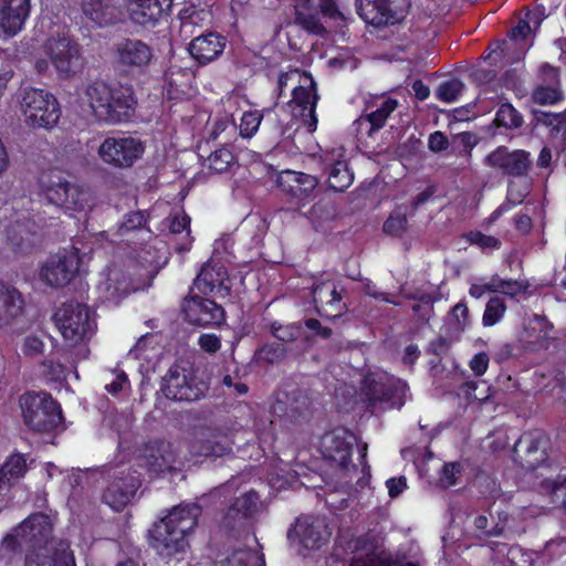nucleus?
<instances>
[{
  "label": "nucleus",
  "instance_id": "obj_1",
  "mask_svg": "<svg viewBox=\"0 0 566 566\" xmlns=\"http://www.w3.org/2000/svg\"><path fill=\"white\" fill-rule=\"evenodd\" d=\"M158 262L144 258L143 265L133 261L112 262L98 274L95 292L104 303L118 304L129 293L148 287Z\"/></svg>",
  "mask_w": 566,
  "mask_h": 566
},
{
  "label": "nucleus",
  "instance_id": "obj_2",
  "mask_svg": "<svg viewBox=\"0 0 566 566\" xmlns=\"http://www.w3.org/2000/svg\"><path fill=\"white\" fill-rule=\"evenodd\" d=\"M33 65L39 74L53 66L60 77L70 78L83 67L80 45L65 28L55 27L35 50Z\"/></svg>",
  "mask_w": 566,
  "mask_h": 566
},
{
  "label": "nucleus",
  "instance_id": "obj_3",
  "mask_svg": "<svg viewBox=\"0 0 566 566\" xmlns=\"http://www.w3.org/2000/svg\"><path fill=\"white\" fill-rule=\"evenodd\" d=\"M198 514L196 505L174 507L150 530V545L164 557L184 551L186 535L196 526Z\"/></svg>",
  "mask_w": 566,
  "mask_h": 566
},
{
  "label": "nucleus",
  "instance_id": "obj_4",
  "mask_svg": "<svg viewBox=\"0 0 566 566\" xmlns=\"http://www.w3.org/2000/svg\"><path fill=\"white\" fill-rule=\"evenodd\" d=\"M13 101L29 128L50 130L61 118L57 98L44 88L21 85L14 93Z\"/></svg>",
  "mask_w": 566,
  "mask_h": 566
},
{
  "label": "nucleus",
  "instance_id": "obj_5",
  "mask_svg": "<svg viewBox=\"0 0 566 566\" xmlns=\"http://www.w3.org/2000/svg\"><path fill=\"white\" fill-rule=\"evenodd\" d=\"M81 101L96 119L106 123L125 120L130 116L135 104L129 88H113L102 82L87 85Z\"/></svg>",
  "mask_w": 566,
  "mask_h": 566
},
{
  "label": "nucleus",
  "instance_id": "obj_6",
  "mask_svg": "<svg viewBox=\"0 0 566 566\" xmlns=\"http://www.w3.org/2000/svg\"><path fill=\"white\" fill-rule=\"evenodd\" d=\"M292 88V98L287 103V108L292 117L300 122L312 133L317 127L315 108L317 94L315 82L311 74L298 70H291L281 74L279 77V91L282 96L285 88Z\"/></svg>",
  "mask_w": 566,
  "mask_h": 566
},
{
  "label": "nucleus",
  "instance_id": "obj_7",
  "mask_svg": "<svg viewBox=\"0 0 566 566\" xmlns=\"http://www.w3.org/2000/svg\"><path fill=\"white\" fill-rule=\"evenodd\" d=\"M41 197L73 218H84L92 208V195L54 174L44 171L39 178Z\"/></svg>",
  "mask_w": 566,
  "mask_h": 566
},
{
  "label": "nucleus",
  "instance_id": "obj_8",
  "mask_svg": "<svg viewBox=\"0 0 566 566\" xmlns=\"http://www.w3.org/2000/svg\"><path fill=\"white\" fill-rule=\"evenodd\" d=\"M55 325L63 339L77 345L90 339L96 329L93 312L80 303L63 304L54 315Z\"/></svg>",
  "mask_w": 566,
  "mask_h": 566
},
{
  "label": "nucleus",
  "instance_id": "obj_9",
  "mask_svg": "<svg viewBox=\"0 0 566 566\" xmlns=\"http://www.w3.org/2000/svg\"><path fill=\"white\" fill-rule=\"evenodd\" d=\"M20 405L25 424L34 431L49 432L61 424V409L46 394H25Z\"/></svg>",
  "mask_w": 566,
  "mask_h": 566
},
{
  "label": "nucleus",
  "instance_id": "obj_10",
  "mask_svg": "<svg viewBox=\"0 0 566 566\" xmlns=\"http://www.w3.org/2000/svg\"><path fill=\"white\" fill-rule=\"evenodd\" d=\"M355 444L356 437L345 429H336L323 437V454L339 467V478L344 484H349L358 475V469L349 465Z\"/></svg>",
  "mask_w": 566,
  "mask_h": 566
},
{
  "label": "nucleus",
  "instance_id": "obj_11",
  "mask_svg": "<svg viewBox=\"0 0 566 566\" xmlns=\"http://www.w3.org/2000/svg\"><path fill=\"white\" fill-rule=\"evenodd\" d=\"M346 549L354 555L350 566H419L418 562L399 554L391 555L380 545L366 538L349 541Z\"/></svg>",
  "mask_w": 566,
  "mask_h": 566
},
{
  "label": "nucleus",
  "instance_id": "obj_12",
  "mask_svg": "<svg viewBox=\"0 0 566 566\" xmlns=\"http://www.w3.org/2000/svg\"><path fill=\"white\" fill-rule=\"evenodd\" d=\"M332 532L325 518L301 516L289 532L291 544L300 554L306 551L319 549L328 543Z\"/></svg>",
  "mask_w": 566,
  "mask_h": 566
},
{
  "label": "nucleus",
  "instance_id": "obj_13",
  "mask_svg": "<svg viewBox=\"0 0 566 566\" xmlns=\"http://www.w3.org/2000/svg\"><path fill=\"white\" fill-rule=\"evenodd\" d=\"M144 144L130 136L107 137L97 149L101 160L117 168L130 167L144 154Z\"/></svg>",
  "mask_w": 566,
  "mask_h": 566
},
{
  "label": "nucleus",
  "instance_id": "obj_14",
  "mask_svg": "<svg viewBox=\"0 0 566 566\" xmlns=\"http://www.w3.org/2000/svg\"><path fill=\"white\" fill-rule=\"evenodd\" d=\"M208 386L186 369L174 366L163 378L161 391L171 400L195 401L205 396Z\"/></svg>",
  "mask_w": 566,
  "mask_h": 566
},
{
  "label": "nucleus",
  "instance_id": "obj_15",
  "mask_svg": "<svg viewBox=\"0 0 566 566\" xmlns=\"http://www.w3.org/2000/svg\"><path fill=\"white\" fill-rule=\"evenodd\" d=\"M82 264L83 258L77 249H72L48 259L41 268L40 277L50 286H63L81 271Z\"/></svg>",
  "mask_w": 566,
  "mask_h": 566
},
{
  "label": "nucleus",
  "instance_id": "obj_16",
  "mask_svg": "<svg viewBox=\"0 0 566 566\" xmlns=\"http://www.w3.org/2000/svg\"><path fill=\"white\" fill-rule=\"evenodd\" d=\"M364 391L367 399L373 403L386 401L391 407L400 408L403 405L408 386L401 379L380 374L365 378Z\"/></svg>",
  "mask_w": 566,
  "mask_h": 566
},
{
  "label": "nucleus",
  "instance_id": "obj_17",
  "mask_svg": "<svg viewBox=\"0 0 566 566\" xmlns=\"http://www.w3.org/2000/svg\"><path fill=\"white\" fill-rule=\"evenodd\" d=\"M143 461L148 471L155 475L179 472L184 467L178 448L170 442L146 447Z\"/></svg>",
  "mask_w": 566,
  "mask_h": 566
},
{
  "label": "nucleus",
  "instance_id": "obj_18",
  "mask_svg": "<svg viewBox=\"0 0 566 566\" xmlns=\"http://www.w3.org/2000/svg\"><path fill=\"white\" fill-rule=\"evenodd\" d=\"M485 164L503 175L523 177L530 168L531 160L525 150H510L505 146H500L485 157Z\"/></svg>",
  "mask_w": 566,
  "mask_h": 566
},
{
  "label": "nucleus",
  "instance_id": "obj_19",
  "mask_svg": "<svg viewBox=\"0 0 566 566\" xmlns=\"http://www.w3.org/2000/svg\"><path fill=\"white\" fill-rule=\"evenodd\" d=\"M51 530L52 524L46 515L33 514L18 526L14 534L3 539L1 549H13L17 544L22 543L41 542L50 535Z\"/></svg>",
  "mask_w": 566,
  "mask_h": 566
},
{
  "label": "nucleus",
  "instance_id": "obj_20",
  "mask_svg": "<svg viewBox=\"0 0 566 566\" xmlns=\"http://www.w3.org/2000/svg\"><path fill=\"white\" fill-rule=\"evenodd\" d=\"M195 291L182 305L186 319L193 325L219 324L223 319V308L209 298L200 297Z\"/></svg>",
  "mask_w": 566,
  "mask_h": 566
},
{
  "label": "nucleus",
  "instance_id": "obj_21",
  "mask_svg": "<svg viewBox=\"0 0 566 566\" xmlns=\"http://www.w3.org/2000/svg\"><path fill=\"white\" fill-rule=\"evenodd\" d=\"M230 290L227 270L214 261L207 262L193 283L190 293H198L214 296H226Z\"/></svg>",
  "mask_w": 566,
  "mask_h": 566
},
{
  "label": "nucleus",
  "instance_id": "obj_22",
  "mask_svg": "<svg viewBox=\"0 0 566 566\" xmlns=\"http://www.w3.org/2000/svg\"><path fill=\"white\" fill-rule=\"evenodd\" d=\"M294 8L297 23L314 33L322 31L319 13L329 17L336 13L334 0H295Z\"/></svg>",
  "mask_w": 566,
  "mask_h": 566
},
{
  "label": "nucleus",
  "instance_id": "obj_23",
  "mask_svg": "<svg viewBox=\"0 0 566 566\" xmlns=\"http://www.w3.org/2000/svg\"><path fill=\"white\" fill-rule=\"evenodd\" d=\"M277 187L297 202L306 200L318 185L316 177L294 170H283L275 180Z\"/></svg>",
  "mask_w": 566,
  "mask_h": 566
},
{
  "label": "nucleus",
  "instance_id": "obj_24",
  "mask_svg": "<svg viewBox=\"0 0 566 566\" xmlns=\"http://www.w3.org/2000/svg\"><path fill=\"white\" fill-rule=\"evenodd\" d=\"M174 0H125L130 20L140 25H154L168 13Z\"/></svg>",
  "mask_w": 566,
  "mask_h": 566
},
{
  "label": "nucleus",
  "instance_id": "obj_25",
  "mask_svg": "<svg viewBox=\"0 0 566 566\" xmlns=\"http://www.w3.org/2000/svg\"><path fill=\"white\" fill-rule=\"evenodd\" d=\"M313 301L317 312L329 318L338 317L346 308L342 303L337 284L331 280L317 283L313 287Z\"/></svg>",
  "mask_w": 566,
  "mask_h": 566
},
{
  "label": "nucleus",
  "instance_id": "obj_26",
  "mask_svg": "<svg viewBox=\"0 0 566 566\" xmlns=\"http://www.w3.org/2000/svg\"><path fill=\"white\" fill-rule=\"evenodd\" d=\"M188 448L192 458L220 457L229 451L216 429L202 426L193 429Z\"/></svg>",
  "mask_w": 566,
  "mask_h": 566
},
{
  "label": "nucleus",
  "instance_id": "obj_27",
  "mask_svg": "<svg viewBox=\"0 0 566 566\" xmlns=\"http://www.w3.org/2000/svg\"><path fill=\"white\" fill-rule=\"evenodd\" d=\"M29 12L30 0H1L0 30L8 38L14 36L22 30Z\"/></svg>",
  "mask_w": 566,
  "mask_h": 566
},
{
  "label": "nucleus",
  "instance_id": "obj_28",
  "mask_svg": "<svg viewBox=\"0 0 566 566\" xmlns=\"http://www.w3.org/2000/svg\"><path fill=\"white\" fill-rule=\"evenodd\" d=\"M25 566H75V559L69 545L60 543L57 547L44 545L30 553Z\"/></svg>",
  "mask_w": 566,
  "mask_h": 566
},
{
  "label": "nucleus",
  "instance_id": "obj_29",
  "mask_svg": "<svg viewBox=\"0 0 566 566\" xmlns=\"http://www.w3.org/2000/svg\"><path fill=\"white\" fill-rule=\"evenodd\" d=\"M227 40L224 36L208 32L196 36L189 44V53L201 64H207L218 59L224 51Z\"/></svg>",
  "mask_w": 566,
  "mask_h": 566
},
{
  "label": "nucleus",
  "instance_id": "obj_30",
  "mask_svg": "<svg viewBox=\"0 0 566 566\" xmlns=\"http://www.w3.org/2000/svg\"><path fill=\"white\" fill-rule=\"evenodd\" d=\"M153 56V49L139 40H126L117 48L118 63L129 69L143 70Z\"/></svg>",
  "mask_w": 566,
  "mask_h": 566
},
{
  "label": "nucleus",
  "instance_id": "obj_31",
  "mask_svg": "<svg viewBox=\"0 0 566 566\" xmlns=\"http://www.w3.org/2000/svg\"><path fill=\"white\" fill-rule=\"evenodd\" d=\"M398 2L399 0H359V14L371 24H387L397 17Z\"/></svg>",
  "mask_w": 566,
  "mask_h": 566
},
{
  "label": "nucleus",
  "instance_id": "obj_32",
  "mask_svg": "<svg viewBox=\"0 0 566 566\" xmlns=\"http://www.w3.org/2000/svg\"><path fill=\"white\" fill-rule=\"evenodd\" d=\"M325 161L331 166L328 174L329 187L337 191L347 189L352 185L354 176L348 169L344 148L336 147L327 151Z\"/></svg>",
  "mask_w": 566,
  "mask_h": 566
},
{
  "label": "nucleus",
  "instance_id": "obj_33",
  "mask_svg": "<svg viewBox=\"0 0 566 566\" xmlns=\"http://www.w3.org/2000/svg\"><path fill=\"white\" fill-rule=\"evenodd\" d=\"M139 485L137 476L117 478L104 493V501L114 511H122L132 501Z\"/></svg>",
  "mask_w": 566,
  "mask_h": 566
},
{
  "label": "nucleus",
  "instance_id": "obj_34",
  "mask_svg": "<svg viewBox=\"0 0 566 566\" xmlns=\"http://www.w3.org/2000/svg\"><path fill=\"white\" fill-rule=\"evenodd\" d=\"M83 19L92 27H106L115 19L113 0H81Z\"/></svg>",
  "mask_w": 566,
  "mask_h": 566
},
{
  "label": "nucleus",
  "instance_id": "obj_35",
  "mask_svg": "<svg viewBox=\"0 0 566 566\" xmlns=\"http://www.w3.org/2000/svg\"><path fill=\"white\" fill-rule=\"evenodd\" d=\"M542 74L544 76L543 84H539L534 93L533 99L541 105H552L560 99V90L558 81V70L551 65L542 66Z\"/></svg>",
  "mask_w": 566,
  "mask_h": 566
},
{
  "label": "nucleus",
  "instance_id": "obj_36",
  "mask_svg": "<svg viewBox=\"0 0 566 566\" xmlns=\"http://www.w3.org/2000/svg\"><path fill=\"white\" fill-rule=\"evenodd\" d=\"M525 290L526 286L522 282L492 276L489 282L472 284L469 290V294L474 298H480L486 292H494L514 297L523 293Z\"/></svg>",
  "mask_w": 566,
  "mask_h": 566
},
{
  "label": "nucleus",
  "instance_id": "obj_37",
  "mask_svg": "<svg viewBox=\"0 0 566 566\" xmlns=\"http://www.w3.org/2000/svg\"><path fill=\"white\" fill-rule=\"evenodd\" d=\"M514 453L526 469H534L546 459L545 451L541 448V438L531 434L523 436L516 442Z\"/></svg>",
  "mask_w": 566,
  "mask_h": 566
},
{
  "label": "nucleus",
  "instance_id": "obj_38",
  "mask_svg": "<svg viewBox=\"0 0 566 566\" xmlns=\"http://www.w3.org/2000/svg\"><path fill=\"white\" fill-rule=\"evenodd\" d=\"M23 301L17 289L0 283V327L11 323L22 312Z\"/></svg>",
  "mask_w": 566,
  "mask_h": 566
},
{
  "label": "nucleus",
  "instance_id": "obj_39",
  "mask_svg": "<svg viewBox=\"0 0 566 566\" xmlns=\"http://www.w3.org/2000/svg\"><path fill=\"white\" fill-rule=\"evenodd\" d=\"M193 74L190 69H182L172 63L165 74V86L169 98H178L179 94H184L190 84Z\"/></svg>",
  "mask_w": 566,
  "mask_h": 566
},
{
  "label": "nucleus",
  "instance_id": "obj_40",
  "mask_svg": "<svg viewBox=\"0 0 566 566\" xmlns=\"http://www.w3.org/2000/svg\"><path fill=\"white\" fill-rule=\"evenodd\" d=\"M260 504V497L256 492L249 491L239 496L227 513V518L235 520L244 517L255 512Z\"/></svg>",
  "mask_w": 566,
  "mask_h": 566
},
{
  "label": "nucleus",
  "instance_id": "obj_41",
  "mask_svg": "<svg viewBox=\"0 0 566 566\" xmlns=\"http://www.w3.org/2000/svg\"><path fill=\"white\" fill-rule=\"evenodd\" d=\"M27 459L20 453H13L0 468L8 482L13 485L18 482L27 472Z\"/></svg>",
  "mask_w": 566,
  "mask_h": 566
},
{
  "label": "nucleus",
  "instance_id": "obj_42",
  "mask_svg": "<svg viewBox=\"0 0 566 566\" xmlns=\"http://www.w3.org/2000/svg\"><path fill=\"white\" fill-rule=\"evenodd\" d=\"M397 102L391 98H386L381 102L380 106L366 116L373 129H378L384 126L388 116L396 109Z\"/></svg>",
  "mask_w": 566,
  "mask_h": 566
},
{
  "label": "nucleus",
  "instance_id": "obj_43",
  "mask_svg": "<svg viewBox=\"0 0 566 566\" xmlns=\"http://www.w3.org/2000/svg\"><path fill=\"white\" fill-rule=\"evenodd\" d=\"M506 306L502 298L492 297L485 306V311L482 317L484 326L490 327L497 324L504 316Z\"/></svg>",
  "mask_w": 566,
  "mask_h": 566
},
{
  "label": "nucleus",
  "instance_id": "obj_44",
  "mask_svg": "<svg viewBox=\"0 0 566 566\" xmlns=\"http://www.w3.org/2000/svg\"><path fill=\"white\" fill-rule=\"evenodd\" d=\"M463 83L452 78L441 83L436 92L437 97L444 103L457 102L462 94Z\"/></svg>",
  "mask_w": 566,
  "mask_h": 566
},
{
  "label": "nucleus",
  "instance_id": "obj_45",
  "mask_svg": "<svg viewBox=\"0 0 566 566\" xmlns=\"http://www.w3.org/2000/svg\"><path fill=\"white\" fill-rule=\"evenodd\" d=\"M495 122L500 126L511 128L521 126L523 119L518 112L511 104L504 103L496 112Z\"/></svg>",
  "mask_w": 566,
  "mask_h": 566
},
{
  "label": "nucleus",
  "instance_id": "obj_46",
  "mask_svg": "<svg viewBox=\"0 0 566 566\" xmlns=\"http://www.w3.org/2000/svg\"><path fill=\"white\" fill-rule=\"evenodd\" d=\"M210 136L213 138V139H217L219 138L222 134H224V143H228L231 138V136L233 135V133L235 132V126H234V123L232 120V118L228 115H224L222 117H219V118H214L211 123H210Z\"/></svg>",
  "mask_w": 566,
  "mask_h": 566
},
{
  "label": "nucleus",
  "instance_id": "obj_47",
  "mask_svg": "<svg viewBox=\"0 0 566 566\" xmlns=\"http://www.w3.org/2000/svg\"><path fill=\"white\" fill-rule=\"evenodd\" d=\"M263 115L259 111L244 112L240 123V135L244 138L252 137L259 129Z\"/></svg>",
  "mask_w": 566,
  "mask_h": 566
},
{
  "label": "nucleus",
  "instance_id": "obj_48",
  "mask_svg": "<svg viewBox=\"0 0 566 566\" xmlns=\"http://www.w3.org/2000/svg\"><path fill=\"white\" fill-rule=\"evenodd\" d=\"M229 566H264V559L256 552L237 551L228 559Z\"/></svg>",
  "mask_w": 566,
  "mask_h": 566
},
{
  "label": "nucleus",
  "instance_id": "obj_49",
  "mask_svg": "<svg viewBox=\"0 0 566 566\" xmlns=\"http://www.w3.org/2000/svg\"><path fill=\"white\" fill-rule=\"evenodd\" d=\"M233 159L234 157L229 149L221 148L208 157V165L216 172H223L233 163Z\"/></svg>",
  "mask_w": 566,
  "mask_h": 566
},
{
  "label": "nucleus",
  "instance_id": "obj_50",
  "mask_svg": "<svg viewBox=\"0 0 566 566\" xmlns=\"http://www.w3.org/2000/svg\"><path fill=\"white\" fill-rule=\"evenodd\" d=\"M468 241L479 247L483 252H490L501 247L499 239L492 235H486L480 231H472L467 234Z\"/></svg>",
  "mask_w": 566,
  "mask_h": 566
},
{
  "label": "nucleus",
  "instance_id": "obj_51",
  "mask_svg": "<svg viewBox=\"0 0 566 566\" xmlns=\"http://www.w3.org/2000/svg\"><path fill=\"white\" fill-rule=\"evenodd\" d=\"M518 181H510L507 189V200L513 205L521 203L530 191V182L527 178L518 177Z\"/></svg>",
  "mask_w": 566,
  "mask_h": 566
},
{
  "label": "nucleus",
  "instance_id": "obj_52",
  "mask_svg": "<svg viewBox=\"0 0 566 566\" xmlns=\"http://www.w3.org/2000/svg\"><path fill=\"white\" fill-rule=\"evenodd\" d=\"M407 217L405 212L395 211L384 223V231L390 235H400L407 229Z\"/></svg>",
  "mask_w": 566,
  "mask_h": 566
},
{
  "label": "nucleus",
  "instance_id": "obj_53",
  "mask_svg": "<svg viewBox=\"0 0 566 566\" xmlns=\"http://www.w3.org/2000/svg\"><path fill=\"white\" fill-rule=\"evenodd\" d=\"M460 475V464L455 462L446 463L441 468L438 482L442 488H450L457 483Z\"/></svg>",
  "mask_w": 566,
  "mask_h": 566
},
{
  "label": "nucleus",
  "instance_id": "obj_54",
  "mask_svg": "<svg viewBox=\"0 0 566 566\" xmlns=\"http://www.w3.org/2000/svg\"><path fill=\"white\" fill-rule=\"evenodd\" d=\"M301 333L302 327L298 324L272 325V334L275 338L282 342H292L296 339Z\"/></svg>",
  "mask_w": 566,
  "mask_h": 566
},
{
  "label": "nucleus",
  "instance_id": "obj_55",
  "mask_svg": "<svg viewBox=\"0 0 566 566\" xmlns=\"http://www.w3.org/2000/svg\"><path fill=\"white\" fill-rule=\"evenodd\" d=\"M526 332L530 338H534V342H539L548 335V323L545 318L535 316Z\"/></svg>",
  "mask_w": 566,
  "mask_h": 566
},
{
  "label": "nucleus",
  "instance_id": "obj_56",
  "mask_svg": "<svg viewBox=\"0 0 566 566\" xmlns=\"http://www.w3.org/2000/svg\"><path fill=\"white\" fill-rule=\"evenodd\" d=\"M145 222V218L140 212H132L126 214L125 221L118 228V235L125 234L129 230L142 227Z\"/></svg>",
  "mask_w": 566,
  "mask_h": 566
},
{
  "label": "nucleus",
  "instance_id": "obj_57",
  "mask_svg": "<svg viewBox=\"0 0 566 566\" xmlns=\"http://www.w3.org/2000/svg\"><path fill=\"white\" fill-rule=\"evenodd\" d=\"M535 21V13H527L525 19L518 21L517 25L512 30V40L526 38L531 33V22Z\"/></svg>",
  "mask_w": 566,
  "mask_h": 566
},
{
  "label": "nucleus",
  "instance_id": "obj_58",
  "mask_svg": "<svg viewBox=\"0 0 566 566\" xmlns=\"http://www.w3.org/2000/svg\"><path fill=\"white\" fill-rule=\"evenodd\" d=\"M44 344L36 336H28L24 338L22 344V352L28 356H36L40 355L43 350Z\"/></svg>",
  "mask_w": 566,
  "mask_h": 566
},
{
  "label": "nucleus",
  "instance_id": "obj_59",
  "mask_svg": "<svg viewBox=\"0 0 566 566\" xmlns=\"http://www.w3.org/2000/svg\"><path fill=\"white\" fill-rule=\"evenodd\" d=\"M198 344L207 353H216L221 347V340L214 334H202L198 339Z\"/></svg>",
  "mask_w": 566,
  "mask_h": 566
},
{
  "label": "nucleus",
  "instance_id": "obj_60",
  "mask_svg": "<svg viewBox=\"0 0 566 566\" xmlns=\"http://www.w3.org/2000/svg\"><path fill=\"white\" fill-rule=\"evenodd\" d=\"M474 375L482 376L489 367V356L485 353L475 354L469 363Z\"/></svg>",
  "mask_w": 566,
  "mask_h": 566
},
{
  "label": "nucleus",
  "instance_id": "obj_61",
  "mask_svg": "<svg viewBox=\"0 0 566 566\" xmlns=\"http://www.w3.org/2000/svg\"><path fill=\"white\" fill-rule=\"evenodd\" d=\"M388 494L391 499L399 496L407 489V480L405 476L390 478L386 481Z\"/></svg>",
  "mask_w": 566,
  "mask_h": 566
},
{
  "label": "nucleus",
  "instance_id": "obj_62",
  "mask_svg": "<svg viewBox=\"0 0 566 566\" xmlns=\"http://www.w3.org/2000/svg\"><path fill=\"white\" fill-rule=\"evenodd\" d=\"M451 317L458 324L460 329H464L469 322V310L464 303H458L451 312Z\"/></svg>",
  "mask_w": 566,
  "mask_h": 566
},
{
  "label": "nucleus",
  "instance_id": "obj_63",
  "mask_svg": "<svg viewBox=\"0 0 566 566\" xmlns=\"http://www.w3.org/2000/svg\"><path fill=\"white\" fill-rule=\"evenodd\" d=\"M189 224L190 218L184 212L174 216L170 221V231L172 233H181L182 231H187L189 233Z\"/></svg>",
  "mask_w": 566,
  "mask_h": 566
},
{
  "label": "nucleus",
  "instance_id": "obj_64",
  "mask_svg": "<svg viewBox=\"0 0 566 566\" xmlns=\"http://www.w3.org/2000/svg\"><path fill=\"white\" fill-rule=\"evenodd\" d=\"M128 386V378L124 373H119L115 376V378L109 382L105 385V389L116 395L119 391L124 390Z\"/></svg>",
  "mask_w": 566,
  "mask_h": 566
}]
</instances>
